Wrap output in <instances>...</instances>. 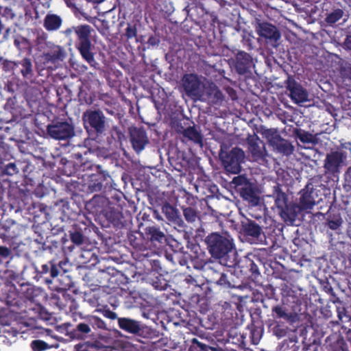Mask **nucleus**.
<instances>
[{
  "label": "nucleus",
  "instance_id": "nucleus-1",
  "mask_svg": "<svg viewBox=\"0 0 351 351\" xmlns=\"http://www.w3.org/2000/svg\"><path fill=\"white\" fill-rule=\"evenodd\" d=\"M205 243L212 257L217 259L224 258L234 247L232 239L229 236L217 232L209 234Z\"/></svg>",
  "mask_w": 351,
  "mask_h": 351
},
{
  "label": "nucleus",
  "instance_id": "nucleus-2",
  "mask_svg": "<svg viewBox=\"0 0 351 351\" xmlns=\"http://www.w3.org/2000/svg\"><path fill=\"white\" fill-rule=\"evenodd\" d=\"M73 30L79 41L77 49L80 55L90 66H95L97 62L92 52L93 45L90 40L93 29L88 25H80L73 27Z\"/></svg>",
  "mask_w": 351,
  "mask_h": 351
},
{
  "label": "nucleus",
  "instance_id": "nucleus-3",
  "mask_svg": "<svg viewBox=\"0 0 351 351\" xmlns=\"http://www.w3.org/2000/svg\"><path fill=\"white\" fill-rule=\"evenodd\" d=\"M206 78L195 73L184 74L182 78V87L186 94L193 99L205 101L204 88Z\"/></svg>",
  "mask_w": 351,
  "mask_h": 351
},
{
  "label": "nucleus",
  "instance_id": "nucleus-4",
  "mask_svg": "<svg viewBox=\"0 0 351 351\" xmlns=\"http://www.w3.org/2000/svg\"><path fill=\"white\" fill-rule=\"evenodd\" d=\"M219 157L225 170L237 174L241 171V164L244 162L245 154L241 148L234 147L229 152H221Z\"/></svg>",
  "mask_w": 351,
  "mask_h": 351
},
{
  "label": "nucleus",
  "instance_id": "nucleus-5",
  "mask_svg": "<svg viewBox=\"0 0 351 351\" xmlns=\"http://www.w3.org/2000/svg\"><path fill=\"white\" fill-rule=\"evenodd\" d=\"M255 29L257 34L267 43L274 47H278L281 34L276 26L267 22L258 21L255 25Z\"/></svg>",
  "mask_w": 351,
  "mask_h": 351
},
{
  "label": "nucleus",
  "instance_id": "nucleus-6",
  "mask_svg": "<svg viewBox=\"0 0 351 351\" xmlns=\"http://www.w3.org/2000/svg\"><path fill=\"white\" fill-rule=\"evenodd\" d=\"M82 119L86 128L89 126L99 134H102L106 130V118L99 110L85 111Z\"/></svg>",
  "mask_w": 351,
  "mask_h": 351
},
{
  "label": "nucleus",
  "instance_id": "nucleus-7",
  "mask_svg": "<svg viewBox=\"0 0 351 351\" xmlns=\"http://www.w3.org/2000/svg\"><path fill=\"white\" fill-rule=\"evenodd\" d=\"M47 133L52 138L66 140L74 136V127L67 121H58L47 126Z\"/></svg>",
  "mask_w": 351,
  "mask_h": 351
},
{
  "label": "nucleus",
  "instance_id": "nucleus-8",
  "mask_svg": "<svg viewBox=\"0 0 351 351\" xmlns=\"http://www.w3.org/2000/svg\"><path fill=\"white\" fill-rule=\"evenodd\" d=\"M347 155L342 150H334L326 154L324 167L327 171L335 173L345 165Z\"/></svg>",
  "mask_w": 351,
  "mask_h": 351
},
{
  "label": "nucleus",
  "instance_id": "nucleus-9",
  "mask_svg": "<svg viewBox=\"0 0 351 351\" xmlns=\"http://www.w3.org/2000/svg\"><path fill=\"white\" fill-rule=\"evenodd\" d=\"M286 88L289 91V96L295 104H300L309 100L307 90L293 77H288Z\"/></svg>",
  "mask_w": 351,
  "mask_h": 351
},
{
  "label": "nucleus",
  "instance_id": "nucleus-10",
  "mask_svg": "<svg viewBox=\"0 0 351 351\" xmlns=\"http://www.w3.org/2000/svg\"><path fill=\"white\" fill-rule=\"evenodd\" d=\"M248 152L254 161L264 160L267 156V151L263 142L259 138L248 139Z\"/></svg>",
  "mask_w": 351,
  "mask_h": 351
},
{
  "label": "nucleus",
  "instance_id": "nucleus-11",
  "mask_svg": "<svg viewBox=\"0 0 351 351\" xmlns=\"http://www.w3.org/2000/svg\"><path fill=\"white\" fill-rule=\"evenodd\" d=\"M130 134L134 149L140 153L149 142L145 131L141 128H133L130 129Z\"/></svg>",
  "mask_w": 351,
  "mask_h": 351
},
{
  "label": "nucleus",
  "instance_id": "nucleus-12",
  "mask_svg": "<svg viewBox=\"0 0 351 351\" xmlns=\"http://www.w3.org/2000/svg\"><path fill=\"white\" fill-rule=\"evenodd\" d=\"M204 95L206 101L215 105H220L224 100V95L217 85L208 81L204 88Z\"/></svg>",
  "mask_w": 351,
  "mask_h": 351
},
{
  "label": "nucleus",
  "instance_id": "nucleus-13",
  "mask_svg": "<svg viewBox=\"0 0 351 351\" xmlns=\"http://www.w3.org/2000/svg\"><path fill=\"white\" fill-rule=\"evenodd\" d=\"M162 212L169 221L180 227L183 226L184 221L182 219L179 210L169 203L166 202L162 205Z\"/></svg>",
  "mask_w": 351,
  "mask_h": 351
},
{
  "label": "nucleus",
  "instance_id": "nucleus-14",
  "mask_svg": "<svg viewBox=\"0 0 351 351\" xmlns=\"http://www.w3.org/2000/svg\"><path fill=\"white\" fill-rule=\"evenodd\" d=\"M271 147L274 152L284 156H290L294 152V146L292 143L282 136H280Z\"/></svg>",
  "mask_w": 351,
  "mask_h": 351
},
{
  "label": "nucleus",
  "instance_id": "nucleus-15",
  "mask_svg": "<svg viewBox=\"0 0 351 351\" xmlns=\"http://www.w3.org/2000/svg\"><path fill=\"white\" fill-rule=\"evenodd\" d=\"M118 324L120 328L132 334H138L141 330L139 322L132 319L118 318Z\"/></svg>",
  "mask_w": 351,
  "mask_h": 351
},
{
  "label": "nucleus",
  "instance_id": "nucleus-16",
  "mask_svg": "<svg viewBox=\"0 0 351 351\" xmlns=\"http://www.w3.org/2000/svg\"><path fill=\"white\" fill-rule=\"evenodd\" d=\"M250 56L244 51H239L236 56V69L239 73H245L251 64Z\"/></svg>",
  "mask_w": 351,
  "mask_h": 351
},
{
  "label": "nucleus",
  "instance_id": "nucleus-17",
  "mask_svg": "<svg viewBox=\"0 0 351 351\" xmlns=\"http://www.w3.org/2000/svg\"><path fill=\"white\" fill-rule=\"evenodd\" d=\"M313 195V189L309 190L308 187L302 191L300 202L301 209H311L315 205L316 201Z\"/></svg>",
  "mask_w": 351,
  "mask_h": 351
},
{
  "label": "nucleus",
  "instance_id": "nucleus-18",
  "mask_svg": "<svg viewBox=\"0 0 351 351\" xmlns=\"http://www.w3.org/2000/svg\"><path fill=\"white\" fill-rule=\"evenodd\" d=\"M258 132L267 140L269 146H271L281 136L277 128H267L264 125L258 128Z\"/></svg>",
  "mask_w": 351,
  "mask_h": 351
},
{
  "label": "nucleus",
  "instance_id": "nucleus-19",
  "mask_svg": "<svg viewBox=\"0 0 351 351\" xmlns=\"http://www.w3.org/2000/svg\"><path fill=\"white\" fill-rule=\"evenodd\" d=\"M242 230L245 234L254 239H258L262 234L261 228L252 221L242 223Z\"/></svg>",
  "mask_w": 351,
  "mask_h": 351
},
{
  "label": "nucleus",
  "instance_id": "nucleus-20",
  "mask_svg": "<svg viewBox=\"0 0 351 351\" xmlns=\"http://www.w3.org/2000/svg\"><path fill=\"white\" fill-rule=\"evenodd\" d=\"M62 23L60 16L54 14H48L44 19V27L48 31L58 30Z\"/></svg>",
  "mask_w": 351,
  "mask_h": 351
},
{
  "label": "nucleus",
  "instance_id": "nucleus-21",
  "mask_svg": "<svg viewBox=\"0 0 351 351\" xmlns=\"http://www.w3.org/2000/svg\"><path fill=\"white\" fill-rule=\"evenodd\" d=\"M272 313L276 314V318H282L285 320L293 323L296 319V315L293 313H289L287 309L280 305H276L272 308Z\"/></svg>",
  "mask_w": 351,
  "mask_h": 351
},
{
  "label": "nucleus",
  "instance_id": "nucleus-22",
  "mask_svg": "<svg viewBox=\"0 0 351 351\" xmlns=\"http://www.w3.org/2000/svg\"><path fill=\"white\" fill-rule=\"evenodd\" d=\"M296 208L297 207L293 204H287L279 210V215L284 221L292 223L297 217Z\"/></svg>",
  "mask_w": 351,
  "mask_h": 351
},
{
  "label": "nucleus",
  "instance_id": "nucleus-23",
  "mask_svg": "<svg viewBox=\"0 0 351 351\" xmlns=\"http://www.w3.org/2000/svg\"><path fill=\"white\" fill-rule=\"evenodd\" d=\"M182 134L184 137L197 144H202V136L195 127H189L184 130Z\"/></svg>",
  "mask_w": 351,
  "mask_h": 351
},
{
  "label": "nucleus",
  "instance_id": "nucleus-24",
  "mask_svg": "<svg viewBox=\"0 0 351 351\" xmlns=\"http://www.w3.org/2000/svg\"><path fill=\"white\" fill-rule=\"evenodd\" d=\"M145 234L150 236L152 241H158L162 243L165 238V234L158 228L156 226H149L145 229Z\"/></svg>",
  "mask_w": 351,
  "mask_h": 351
},
{
  "label": "nucleus",
  "instance_id": "nucleus-25",
  "mask_svg": "<svg viewBox=\"0 0 351 351\" xmlns=\"http://www.w3.org/2000/svg\"><path fill=\"white\" fill-rule=\"evenodd\" d=\"M240 193L241 196L247 200H250L254 204H257L258 199L254 198V184L250 182L248 184H246V186L242 187L240 190Z\"/></svg>",
  "mask_w": 351,
  "mask_h": 351
},
{
  "label": "nucleus",
  "instance_id": "nucleus-26",
  "mask_svg": "<svg viewBox=\"0 0 351 351\" xmlns=\"http://www.w3.org/2000/svg\"><path fill=\"white\" fill-rule=\"evenodd\" d=\"M294 134L301 142L304 143L315 144L317 142L316 138L312 134L304 130L295 129L294 130Z\"/></svg>",
  "mask_w": 351,
  "mask_h": 351
},
{
  "label": "nucleus",
  "instance_id": "nucleus-27",
  "mask_svg": "<svg viewBox=\"0 0 351 351\" xmlns=\"http://www.w3.org/2000/svg\"><path fill=\"white\" fill-rule=\"evenodd\" d=\"M274 196L276 205L280 210L287 205V198L285 193L280 191L278 186L274 187Z\"/></svg>",
  "mask_w": 351,
  "mask_h": 351
},
{
  "label": "nucleus",
  "instance_id": "nucleus-28",
  "mask_svg": "<svg viewBox=\"0 0 351 351\" xmlns=\"http://www.w3.org/2000/svg\"><path fill=\"white\" fill-rule=\"evenodd\" d=\"M343 14L341 9H335L327 14L325 21L328 25H332L343 17Z\"/></svg>",
  "mask_w": 351,
  "mask_h": 351
},
{
  "label": "nucleus",
  "instance_id": "nucleus-29",
  "mask_svg": "<svg viewBox=\"0 0 351 351\" xmlns=\"http://www.w3.org/2000/svg\"><path fill=\"white\" fill-rule=\"evenodd\" d=\"M343 223V219L339 214L333 215L330 216L326 224L328 227L332 230H338Z\"/></svg>",
  "mask_w": 351,
  "mask_h": 351
},
{
  "label": "nucleus",
  "instance_id": "nucleus-30",
  "mask_svg": "<svg viewBox=\"0 0 351 351\" xmlns=\"http://www.w3.org/2000/svg\"><path fill=\"white\" fill-rule=\"evenodd\" d=\"M20 64L22 66L21 73L23 77H29L32 75L33 70H32V64L29 58H24L20 62Z\"/></svg>",
  "mask_w": 351,
  "mask_h": 351
},
{
  "label": "nucleus",
  "instance_id": "nucleus-31",
  "mask_svg": "<svg viewBox=\"0 0 351 351\" xmlns=\"http://www.w3.org/2000/svg\"><path fill=\"white\" fill-rule=\"evenodd\" d=\"M183 215L189 223H193L197 219L196 210L191 207L183 208Z\"/></svg>",
  "mask_w": 351,
  "mask_h": 351
},
{
  "label": "nucleus",
  "instance_id": "nucleus-32",
  "mask_svg": "<svg viewBox=\"0 0 351 351\" xmlns=\"http://www.w3.org/2000/svg\"><path fill=\"white\" fill-rule=\"evenodd\" d=\"M250 182V181L244 175H240L234 177L231 184L234 185V188L240 190L242 187L246 186V184H248Z\"/></svg>",
  "mask_w": 351,
  "mask_h": 351
},
{
  "label": "nucleus",
  "instance_id": "nucleus-33",
  "mask_svg": "<svg viewBox=\"0 0 351 351\" xmlns=\"http://www.w3.org/2000/svg\"><path fill=\"white\" fill-rule=\"evenodd\" d=\"M71 241L77 245H82L84 241V235L79 231H75L70 234Z\"/></svg>",
  "mask_w": 351,
  "mask_h": 351
},
{
  "label": "nucleus",
  "instance_id": "nucleus-34",
  "mask_svg": "<svg viewBox=\"0 0 351 351\" xmlns=\"http://www.w3.org/2000/svg\"><path fill=\"white\" fill-rule=\"evenodd\" d=\"M31 347L34 351H43L49 348L48 345L41 340H34L31 343Z\"/></svg>",
  "mask_w": 351,
  "mask_h": 351
},
{
  "label": "nucleus",
  "instance_id": "nucleus-35",
  "mask_svg": "<svg viewBox=\"0 0 351 351\" xmlns=\"http://www.w3.org/2000/svg\"><path fill=\"white\" fill-rule=\"evenodd\" d=\"M49 56L53 60H62L65 56V52L62 48L57 47Z\"/></svg>",
  "mask_w": 351,
  "mask_h": 351
},
{
  "label": "nucleus",
  "instance_id": "nucleus-36",
  "mask_svg": "<svg viewBox=\"0 0 351 351\" xmlns=\"http://www.w3.org/2000/svg\"><path fill=\"white\" fill-rule=\"evenodd\" d=\"M3 172L8 176H13L19 172V169L15 163L10 162L5 167Z\"/></svg>",
  "mask_w": 351,
  "mask_h": 351
},
{
  "label": "nucleus",
  "instance_id": "nucleus-37",
  "mask_svg": "<svg viewBox=\"0 0 351 351\" xmlns=\"http://www.w3.org/2000/svg\"><path fill=\"white\" fill-rule=\"evenodd\" d=\"M273 333L278 338L285 337L287 335V329L282 328L280 325L277 324L273 328Z\"/></svg>",
  "mask_w": 351,
  "mask_h": 351
},
{
  "label": "nucleus",
  "instance_id": "nucleus-38",
  "mask_svg": "<svg viewBox=\"0 0 351 351\" xmlns=\"http://www.w3.org/2000/svg\"><path fill=\"white\" fill-rule=\"evenodd\" d=\"M92 320H93V326L94 327H96V328H100V329H106V323L100 318H99L97 317H93Z\"/></svg>",
  "mask_w": 351,
  "mask_h": 351
},
{
  "label": "nucleus",
  "instance_id": "nucleus-39",
  "mask_svg": "<svg viewBox=\"0 0 351 351\" xmlns=\"http://www.w3.org/2000/svg\"><path fill=\"white\" fill-rule=\"evenodd\" d=\"M125 36L128 38H132L136 36V28L135 26L128 25L125 29Z\"/></svg>",
  "mask_w": 351,
  "mask_h": 351
},
{
  "label": "nucleus",
  "instance_id": "nucleus-40",
  "mask_svg": "<svg viewBox=\"0 0 351 351\" xmlns=\"http://www.w3.org/2000/svg\"><path fill=\"white\" fill-rule=\"evenodd\" d=\"M76 330L82 333L88 334L90 332L89 326L84 323H80L76 326Z\"/></svg>",
  "mask_w": 351,
  "mask_h": 351
},
{
  "label": "nucleus",
  "instance_id": "nucleus-41",
  "mask_svg": "<svg viewBox=\"0 0 351 351\" xmlns=\"http://www.w3.org/2000/svg\"><path fill=\"white\" fill-rule=\"evenodd\" d=\"M217 283L219 285H223V286H226V287L230 286V283L227 280V276L223 273L220 274V278L217 281Z\"/></svg>",
  "mask_w": 351,
  "mask_h": 351
},
{
  "label": "nucleus",
  "instance_id": "nucleus-42",
  "mask_svg": "<svg viewBox=\"0 0 351 351\" xmlns=\"http://www.w3.org/2000/svg\"><path fill=\"white\" fill-rule=\"evenodd\" d=\"M104 315L112 320L116 319L117 318V313L109 309L104 311Z\"/></svg>",
  "mask_w": 351,
  "mask_h": 351
},
{
  "label": "nucleus",
  "instance_id": "nucleus-43",
  "mask_svg": "<svg viewBox=\"0 0 351 351\" xmlns=\"http://www.w3.org/2000/svg\"><path fill=\"white\" fill-rule=\"evenodd\" d=\"M343 47L344 49L351 51V35L346 36Z\"/></svg>",
  "mask_w": 351,
  "mask_h": 351
},
{
  "label": "nucleus",
  "instance_id": "nucleus-44",
  "mask_svg": "<svg viewBox=\"0 0 351 351\" xmlns=\"http://www.w3.org/2000/svg\"><path fill=\"white\" fill-rule=\"evenodd\" d=\"M192 343L194 345H196L197 347H199L202 350L204 351L208 348V346L200 341H199L197 339H193Z\"/></svg>",
  "mask_w": 351,
  "mask_h": 351
},
{
  "label": "nucleus",
  "instance_id": "nucleus-45",
  "mask_svg": "<svg viewBox=\"0 0 351 351\" xmlns=\"http://www.w3.org/2000/svg\"><path fill=\"white\" fill-rule=\"evenodd\" d=\"M10 251L8 247L0 246V256L7 257L10 255Z\"/></svg>",
  "mask_w": 351,
  "mask_h": 351
},
{
  "label": "nucleus",
  "instance_id": "nucleus-46",
  "mask_svg": "<svg viewBox=\"0 0 351 351\" xmlns=\"http://www.w3.org/2000/svg\"><path fill=\"white\" fill-rule=\"evenodd\" d=\"M59 271L57 267L53 265L50 269V274L52 278H56L58 276Z\"/></svg>",
  "mask_w": 351,
  "mask_h": 351
},
{
  "label": "nucleus",
  "instance_id": "nucleus-47",
  "mask_svg": "<svg viewBox=\"0 0 351 351\" xmlns=\"http://www.w3.org/2000/svg\"><path fill=\"white\" fill-rule=\"evenodd\" d=\"M74 32L73 30V27H71V28H68L66 29H65L64 32H63V34L66 36V37H69L72 33Z\"/></svg>",
  "mask_w": 351,
  "mask_h": 351
},
{
  "label": "nucleus",
  "instance_id": "nucleus-48",
  "mask_svg": "<svg viewBox=\"0 0 351 351\" xmlns=\"http://www.w3.org/2000/svg\"><path fill=\"white\" fill-rule=\"evenodd\" d=\"M154 217H155L156 219H158V220H159V221H162V220H163L162 217H161V215L159 214V213H158V210H155L154 211Z\"/></svg>",
  "mask_w": 351,
  "mask_h": 351
},
{
  "label": "nucleus",
  "instance_id": "nucleus-49",
  "mask_svg": "<svg viewBox=\"0 0 351 351\" xmlns=\"http://www.w3.org/2000/svg\"><path fill=\"white\" fill-rule=\"evenodd\" d=\"M95 191H100L102 187V184L101 183H98L97 184H95Z\"/></svg>",
  "mask_w": 351,
  "mask_h": 351
},
{
  "label": "nucleus",
  "instance_id": "nucleus-50",
  "mask_svg": "<svg viewBox=\"0 0 351 351\" xmlns=\"http://www.w3.org/2000/svg\"><path fill=\"white\" fill-rule=\"evenodd\" d=\"M42 268H43V272H44V273H47L49 270V267L47 265H43Z\"/></svg>",
  "mask_w": 351,
  "mask_h": 351
},
{
  "label": "nucleus",
  "instance_id": "nucleus-51",
  "mask_svg": "<svg viewBox=\"0 0 351 351\" xmlns=\"http://www.w3.org/2000/svg\"><path fill=\"white\" fill-rule=\"evenodd\" d=\"M324 289L326 292L330 293L332 291V289L330 286L326 285L324 287Z\"/></svg>",
  "mask_w": 351,
  "mask_h": 351
},
{
  "label": "nucleus",
  "instance_id": "nucleus-52",
  "mask_svg": "<svg viewBox=\"0 0 351 351\" xmlns=\"http://www.w3.org/2000/svg\"><path fill=\"white\" fill-rule=\"evenodd\" d=\"M211 351H223L221 348L209 347Z\"/></svg>",
  "mask_w": 351,
  "mask_h": 351
},
{
  "label": "nucleus",
  "instance_id": "nucleus-53",
  "mask_svg": "<svg viewBox=\"0 0 351 351\" xmlns=\"http://www.w3.org/2000/svg\"><path fill=\"white\" fill-rule=\"evenodd\" d=\"M82 16L85 18V19L88 21H90L91 17L88 16L86 14L82 13Z\"/></svg>",
  "mask_w": 351,
  "mask_h": 351
},
{
  "label": "nucleus",
  "instance_id": "nucleus-54",
  "mask_svg": "<svg viewBox=\"0 0 351 351\" xmlns=\"http://www.w3.org/2000/svg\"><path fill=\"white\" fill-rule=\"evenodd\" d=\"M87 1L95 3H99L104 1V0H87Z\"/></svg>",
  "mask_w": 351,
  "mask_h": 351
},
{
  "label": "nucleus",
  "instance_id": "nucleus-55",
  "mask_svg": "<svg viewBox=\"0 0 351 351\" xmlns=\"http://www.w3.org/2000/svg\"><path fill=\"white\" fill-rule=\"evenodd\" d=\"M82 346H80V345H76V348L78 349L79 348H82Z\"/></svg>",
  "mask_w": 351,
  "mask_h": 351
},
{
  "label": "nucleus",
  "instance_id": "nucleus-56",
  "mask_svg": "<svg viewBox=\"0 0 351 351\" xmlns=\"http://www.w3.org/2000/svg\"><path fill=\"white\" fill-rule=\"evenodd\" d=\"M149 43H150L153 44V40H152V39L150 38V39L149 40Z\"/></svg>",
  "mask_w": 351,
  "mask_h": 351
},
{
  "label": "nucleus",
  "instance_id": "nucleus-57",
  "mask_svg": "<svg viewBox=\"0 0 351 351\" xmlns=\"http://www.w3.org/2000/svg\"><path fill=\"white\" fill-rule=\"evenodd\" d=\"M75 156H80V154H75Z\"/></svg>",
  "mask_w": 351,
  "mask_h": 351
}]
</instances>
